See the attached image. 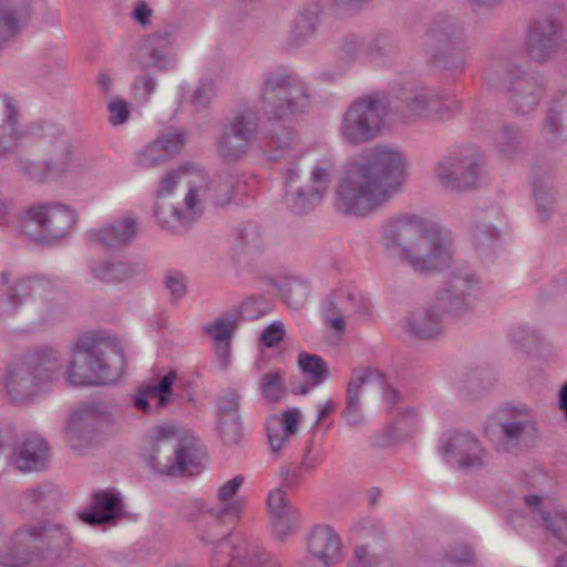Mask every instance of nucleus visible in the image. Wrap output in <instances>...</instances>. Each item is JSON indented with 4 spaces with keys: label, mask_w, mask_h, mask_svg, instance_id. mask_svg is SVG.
<instances>
[{
    "label": "nucleus",
    "mask_w": 567,
    "mask_h": 567,
    "mask_svg": "<svg viewBox=\"0 0 567 567\" xmlns=\"http://www.w3.org/2000/svg\"><path fill=\"white\" fill-rule=\"evenodd\" d=\"M245 483L244 475H236L223 483L216 492V502L192 499L185 505V515L195 524L203 542L215 543L212 554L213 567H281L278 559L256 544L234 547L226 539L230 530L225 528L226 519H238L245 506V499L236 497Z\"/></svg>",
    "instance_id": "f03ea898"
},
{
    "label": "nucleus",
    "mask_w": 567,
    "mask_h": 567,
    "mask_svg": "<svg viewBox=\"0 0 567 567\" xmlns=\"http://www.w3.org/2000/svg\"><path fill=\"white\" fill-rule=\"evenodd\" d=\"M437 299L414 309L405 317L404 331L419 340H433L443 332V316Z\"/></svg>",
    "instance_id": "cd10ccee"
},
{
    "label": "nucleus",
    "mask_w": 567,
    "mask_h": 567,
    "mask_svg": "<svg viewBox=\"0 0 567 567\" xmlns=\"http://www.w3.org/2000/svg\"><path fill=\"white\" fill-rule=\"evenodd\" d=\"M236 319L230 316H223L204 326V331L218 343L217 354L226 363L229 352L233 334L236 331Z\"/></svg>",
    "instance_id": "c03bdc74"
},
{
    "label": "nucleus",
    "mask_w": 567,
    "mask_h": 567,
    "mask_svg": "<svg viewBox=\"0 0 567 567\" xmlns=\"http://www.w3.org/2000/svg\"><path fill=\"white\" fill-rule=\"evenodd\" d=\"M464 40H467L464 25L455 17L440 13L432 19L424 41L426 49H432Z\"/></svg>",
    "instance_id": "f704fd0d"
},
{
    "label": "nucleus",
    "mask_w": 567,
    "mask_h": 567,
    "mask_svg": "<svg viewBox=\"0 0 567 567\" xmlns=\"http://www.w3.org/2000/svg\"><path fill=\"white\" fill-rule=\"evenodd\" d=\"M484 433L498 453L518 454L538 441L537 415L528 404L506 402L487 417Z\"/></svg>",
    "instance_id": "6e6552de"
},
{
    "label": "nucleus",
    "mask_w": 567,
    "mask_h": 567,
    "mask_svg": "<svg viewBox=\"0 0 567 567\" xmlns=\"http://www.w3.org/2000/svg\"><path fill=\"white\" fill-rule=\"evenodd\" d=\"M47 147V169L53 176L69 172L74 158V145L70 136L62 130L49 125L44 136Z\"/></svg>",
    "instance_id": "c85d7f7f"
},
{
    "label": "nucleus",
    "mask_w": 567,
    "mask_h": 567,
    "mask_svg": "<svg viewBox=\"0 0 567 567\" xmlns=\"http://www.w3.org/2000/svg\"><path fill=\"white\" fill-rule=\"evenodd\" d=\"M135 234L136 221L131 216H124L111 224L87 231L91 243L109 248H120L127 245Z\"/></svg>",
    "instance_id": "473e14b6"
},
{
    "label": "nucleus",
    "mask_w": 567,
    "mask_h": 567,
    "mask_svg": "<svg viewBox=\"0 0 567 567\" xmlns=\"http://www.w3.org/2000/svg\"><path fill=\"white\" fill-rule=\"evenodd\" d=\"M240 395L236 390L227 391L218 400L219 417H240Z\"/></svg>",
    "instance_id": "052dcab7"
},
{
    "label": "nucleus",
    "mask_w": 567,
    "mask_h": 567,
    "mask_svg": "<svg viewBox=\"0 0 567 567\" xmlns=\"http://www.w3.org/2000/svg\"><path fill=\"white\" fill-rule=\"evenodd\" d=\"M125 364L123 350L113 341L85 339L74 346L65 377L74 386L105 384L115 381Z\"/></svg>",
    "instance_id": "423d86ee"
},
{
    "label": "nucleus",
    "mask_w": 567,
    "mask_h": 567,
    "mask_svg": "<svg viewBox=\"0 0 567 567\" xmlns=\"http://www.w3.org/2000/svg\"><path fill=\"white\" fill-rule=\"evenodd\" d=\"M440 453L462 468H477L485 464L487 451L470 432L446 433L440 440Z\"/></svg>",
    "instance_id": "412c9836"
},
{
    "label": "nucleus",
    "mask_w": 567,
    "mask_h": 567,
    "mask_svg": "<svg viewBox=\"0 0 567 567\" xmlns=\"http://www.w3.org/2000/svg\"><path fill=\"white\" fill-rule=\"evenodd\" d=\"M71 537L69 533L58 523H41L20 529L14 533L12 544V557L3 560L7 566H20L31 559L34 550L47 551L51 556L60 557L61 553L69 546Z\"/></svg>",
    "instance_id": "f8f14e48"
},
{
    "label": "nucleus",
    "mask_w": 567,
    "mask_h": 567,
    "mask_svg": "<svg viewBox=\"0 0 567 567\" xmlns=\"http://www.w3.org/2000/svg\"><path fill=\"white\" fill-rule=\"evenodd\" d=\"M9 277L8 272L1 274L0 317H11L30 301L32 306L35 302L37 276L17 278L12 281Z\"/></svg>",
    "instance_id": "a878e982"
},
{
    "label": "nucleus",
    "mask_w": 567,
    "mask_h": 567,
    "mask_svg": "<svg viewBox=\"0 0 567 567\" xmlns=\"http://www.w3.org/2000/svg\"><path fill=\"white\" fill-rule=\"evenodd\" d=\"M16 164L21 174L31 181L43 182L49 176H52L47 169V159L43 162H34L19 157Z\"/></svg>",
    "instance_id": "13d9d810"
},
{
    "label": "nucleus",
    "mask_w": 567,
    "mask_h": 567,
    "mask_svg": "<svg viewBox=\"0 0 567 567\" xmlns=\"http://www.w3.org/2000/svg\"><path fill=\"white\" fill-rule=\"evenodd\" d=\"M205 187L204 203L209 198L216 205H226L230 203L235 194V178L230 173L219 175L217 178L206 182L203 174V182H199Z\"/></svg>",
    "instance_id": "49530a36"
},
{
    "label": "nucleus",
    "mask_w": 567,
    "mask_h": 567,
    "mask_svg": "<svg viewBox=\"0 0 567 567\" xmlns=\"http://www.w3.org/2000/svg\"><path fill=\"white\" fill-rule=\"evenodd\" d=\"M533 188L535 193L538 216L543 221L547 220L550 214L554 212L555 190L553 184L549 182L545 183L540 179H535L533 182Z\"/></svg>",
    "instance_id": "8fccbe9b"
},
{
    "label": "nucleus",
    "mask_w": 567,
    "mask_h": 567,
    "mask_svg": "<svg viewBox=\"0 0 567 567\" xmlns=\"http://www.w3.org/2000/svg\"><path fill=\"white\" fill-rule=\"evenodd\" d=\"M184 143V134L179 132L163 133L140 153L138 164L142 167L150 168L164 163L179 153Z\"/></svg>",
    "instance_id": "c9c22d12"
},
{
    "label": "nucleus",
    "mask_w": 567,
    "mask_h": 567,
    "mask_svg": "<svg viewBox=\"0 0 567 567\" xmlns=\"http://www.w3.org/2000/svg\"><path fill=\"white\" fill-rule=\"evenodd\" d=\"M272 130L269 135L268 156L271 159L298 157L296 152L297 136L293 131L285 124L271 122Z\"/></svg>",
    "instance_id": "79ce46f5"
},
{
    "label": "nucleus",
    "mask_w": 567,
    "mask_h": 567,
    "mask_svg": "<svg viewBox=\"0 0 567 567\" xmlns=\"http://www.w3.org/2000/svg\"><path fill=\"white\" fill-rule=\"evenodd\" d=\"M260 390L266 400L277 402L281 399L285 386L280 371H270L260 378Z\"/></svg>",
    "instance_id": "5fc2aeb1"
},
{
    "label": "nucleus",
    "mask_w": 567,
    "mask_h": 567,
    "mask_svg": "<svg viewBox=\"0 0 567 567\" xmlns=\"http://www.w3.org/2000/svg\"><path fill=\"white\" fill-rule=\"evenodd\" d=\"M467 40L456 41L449 45L427 49L435 64L452 73L461 74L466 66Z\"/></svg>",
    "instance_id": "ea45409f"
},
{
    "label": "nucleus",
    "mask_w": 567,
    "mask_h": 567,
    "mask_svg": "<svg viewBox=\"0 0 567 567\" xmlns=\"http://www.w3.org/2000/svg\"><path fill=\"white\" fill-rule=\"evenodd\" d=\"M478 290L480 278L476 274L460 267L450 272L435 298L447 317L461 319L474 311Z\"/></svg>",
    "instance_id": "4468645a"
},
{
    "label": "nucleus",
    "mask_w": 567,
    "mask_h": 567,
    "mask_svg": "<svg viewBox=\"0 0 567 567\" xmlns=\"http://www.w3.org/2000/svg\"><path fill=\"white\" fill-rule=\"evenodd\" d=\"M260 100L267 120L280 122L305 112L310 103V90L292 74L275 71L265 76Z\"/></svg>",
    "instance_id": "9d476101"
},
{
    "label": "nucleus",
    "mask_w": 567,
    "mask_h": 567,
    "mask_svg": "<svg viewBox=\"0 0 567 567\" xmlns=\"http://www.w3.org/2000/svg\"><path fill=\"white\" fill-rule=\"evenodd\" d=\"M321 12V8L318 4H313L298 13L288 37V44L290 47L299 48L315 35L320 22Z\"/></svg>",
    "instance_id": "a19ab883"
},
{
    "label": "nucleus",
    "mask_w": 567,
    "mask_h": 567,
    "mask_svg": "<svg viewBox=\"0 0 567 567\" xmlns=\"http://www.w3.org/2000/svg\"><path fill=\"white\" fill-rule=\"evenodd\" d=\"M494 146L505 159H516L525 151L524 133L516 126L503 125L494 135Z\"/></svg>",
    "instance_id": "37998d69"
},
{
    "label": "nucleus",
    "mask_w": 567,
    "mask_h": 567,
    "mask_svg": "<svg viewBox=\"0 0 567 567\" xmlns=\"http://www.w3.org/2000/svg\"><path fill=\"white\" fill-rule=\"evenodd\" d=\"M309 293V286L306 281L297 278L289 279L285 282L282 295L286 302L292 308H300Z\"/></svg>",
    "instance_id": "6e6d98bb"
},
{
    "label": "nucleus",
    "mask_w": 567,
    "mask_h": 567,
    "mask_svg": "<svg viewBox=\"0 0 567 567\" xmlns=\"http://www.w3.org/2000/svg\"><path fill=\"white\" fill-rule=\"evenodd\" d=\"M368 311V302L359 291L350 287H340L328 296L323 307V319L331 329L342 332L346 329L347 316Z\"/></svg>",
    "instance_id": "5701e85b"
},
{
    "label": "nucleus",
    "mask_w": 567,
    "mask_h": 567,
    "mask_svg": "<svg viewBox=\"0 0 567 567\" xmlns=\"http://www.w3.org/2000/svg\"><path fill=\"white\" fill-rule=\"evenodd\" d=\"M321 461V453L315 450L313 440L308 441L298 465L305 473H312L320 465Z\"/></svg>",
    "instance_id": "0e129e2a"
},
{
    "label": "nucleus",
    "mask_w": 567,
    "mask_h": 567,
    "mask_svg": "<svg viewBox=\"0 0 567 567\" xmlns=\"http://www.w3.org/2000/svg\"><path fill=\"white\" fill-rule=\"evenodd\" d=\"M484 164L483 152L467 146L443 157L434 167V176L444 189L471 190L480 185Z\"/></svg>",
    "instance_id": "ddd939ff"
},
{
    "label": "nucleus",
    "mask_w": 567,
    "mask_h": 567,
    "mask_svg": "<svg viewBox=\"0 0 567 567\" xmlns=\"http://www.w3.org/2000/svg\"><path fill=\"white\" fill-rule=\"evenodd\" d=\"M300 410L288 409L280 416L272 415L267 420V434L271 451L280 452L297 433L300 422Z\"/></svg>",
    "instance_id": "4c0bfd02"
},
{
    "label": "nucleus",
    "mask_w": 567,
    "mask_h": 567,
    "mask_svg": "<svg viewBox=\"0 0 567 567\" xmlns=\"http://www.w3.org/2000/svg\"><path fill=\"white\" fill-rule=\"evenodd\" d=\"M461 109V102L444 91L421 87L406 95L400 114L408 122H437L451 118Z\"/></svg>",
    "instance_id": "2eb2a0df"
},
{
    "label": "nucleus",
    "mask_w": 567,
    "mask_h": 567,
    "mask_svg": "<svg viewBox=\"0 0 567 567\" xmlns=\"http://www.w3.org/2000/svg\"><path fill=\"white\" fill-rule=\"evenodd\" d=\"M381 240L386 251L422 275L440 272L453 259L451 238L437 225L417 215L389 219L381 228Z\"/></svg>",
    "instance_id": "7ed1b4c3"
},
{
    "label": "nucleus",
    "mask_w": 567,
    "mask_h": 567,
    "mask_svg": "<svg viewBox=\"0 0 567 567\" xmlns=\"http://www.w3.org/2000/svg\"><path fill=\"white\" fill-rule=\"evenodd\" d=\"M20 111L13 97L0 96V156L10 153L19 145L23 128Z\"/></svg>",
    "instance_id": "7c9ffc66"
},
{
    "label": "nucleus",
    "mask_w": 567,
    "mask_h": 567,
    "mask_svg": "<svg viewBox=\"0 0 567 567\" xmlns=\"http://www.w3.org/2000/svg\"><path fill=\"white\" fill-rule=\"evenodd\" d=\"M364 44V40L358 35L351 34L346 37L341 45L342 56L350 62L357 60L360 56Z\"/></svg>",
    "instance_id": "69168bd1"
},
{
    "label": "nucleus",
    "mask_w": 567,
    "mask_h": 567,
    "mask_svg": "<svg viewBox=\"0 0 567 567\" xmlns=\"http://www.w3.org/2000/svg\"><path fill=\"white\" fill-rule=\"evenodd\" d=\"M123 514V503L118 495L101 491L94 494L90 508L80 514L89 525H101L114 522Z\"/></svg>",
    "instance_id": "e433bc0d"
},
{
    "label": "nucleus",
    "mask_w": 567,
    "mask_h": 567,
    "mask_svg": "<svg viewBox=\"0 0 567 567\" xmlns=\"http://www.w3.org/2000/svg\"><path fill=\"white\" fill-rule=\"evenodd\" d=\"M403 150L379 144L350 161L334 192V206L348 216L365 217L386 206L398 195L409 175Z\"/></svg>",
    "instance_id": "f257e3e1"
},
{
    "label": "nucleus",
    "mask_w": 567,
    "mask_h": 567,
    "mask_svg": "<svg viewBox=\"0 0 567 567\" xmlns=\"http://www.w3.org/2000/svg\"><path fill=\"white\" fill-rule=\"evenodd\" d=\"M336 167V161L331 155H322L312 163L306 177L297 163L291 164L284 173L285 200L288 208L301 215L320 205L328 193Z\"/></svg>",
    "instance_id": "1a4fd4ad"
},
{
    "label": "nucleus",
    "mask_w": 567,
    "mask_h": 567,
    "mask_svg": "<svg viewBox=\"0 0 567 567\" xmlns=\"http://www.w3.org/2000/svg\"><path fill=\"white\" fill-rule=\"evenodd\" d=\"M258 132V117L254 110L245 109L225 121L216 141L218 155L226 162L239 161L249 150Z\"/></svg>",
    "instance_id": "dca6fc26"
},
{
    "label": "nucleus",
    "mask_w": 567,
    "mask_h": 567,
    "mask_svg": "<svg viewBox=\"0 0 567 567\" xmlns=\"http://www.w3.org/2000/svg\"><path fill=\"white\" fill-rule=\"evenodd\" d=\"M142 264L126 262L117 259L95 260L90 265L91 276L103 284H120L143 276Z\"/></svg>",
    "instance_id": "72a5a7b5"
},
{
    "label": "nucleus",
    "mask_w": 567,
    "mask_h": 567,
    "mask_svg": "<svg viewBox=\"0 0 567 567\" xmlns=\"http://www.w3.org/2000/svg\"><path fill=\"white\" fill-rule=\"evenodd\" d=\"M145 462L158 474L181 476L199 472V442L174 424L153 427L143 447Z\"/></svg>",
    "instance_id": "39448f33"
},
{
    "label": "nucleus",
    "mask_w": 567,
    "mask_h": 567,
    "mask_svg": "<svg viewBox=\"0 0 567 567\" xmlns=\"http://www.w3.org/2000/svg\"><path fill=\"white\" fill-rule=\"evenodd\" d=\"M563 44V22L557 13L546 12L527 27L525 50L529 59L545 62L553 59Z\"/></svg>",
    "instance_id": "f3484780"
},
{
    "label": "nucleus",
    "mask_w": 567,
    "mask_h": 567,
    "mask_svg": "<svg viewBox=\"0 0 567 567\" xmlns=\"http://www.w3.org/2000/svg\"><path fill=\"white\" fill-rule=\"evenodd\" d=\"M215 96V81L208 78H202L198 85L188 96V103L196 112H202L209 107Z\"/></svg>",
    "instance_id": "3c124183"
},
{
    "label": "nucleus",
    "mask_w": 567,
    "mask_h": 567,
    "mask_svg": "<svg viewBox=\"0 0 567 567\" xmlns=\"http://www.w3.org/2000/svg\"><path fill=\"white\" fill-rule=\"evenodd\" d=\"M499 239V231L493 225L477 221L471 229V240L481 258H487L494 252Z\"/></svg>",
    "instance_id": "de8ad7c7"
},
{
    "label": "nucleus",
    "mask_w": 567,
    "mask_h": 567,
    "mask_svg": "<svg viewBox=\"0 0 567 567\" xmlns=\"http://www.w3.org/2000/svg\"><path fill=\"white\" fill-rule=\"evenodd\" d=\"M506 93L513 111L528 114L536 110L545 94V83L537 76L512 65L507 71Z\"/></svg>",
    "instance_id": "a211bd4d"
},
{
    "label": "nucleus",
    "mask_w": 567,
    "mask_h": 567,
    "mask_svg": "<svg viewBox=\"0 0 567 567\" xmlns=\"http://www.w3.org/2000/svg\"><path fill=\"white\" fill-rule=\"evenodd\" d=\"M218 432L226 445H237L244 437L243 423L240 417H219Z\"/></svg>",
    "instance_id": "864d4df0"
},
{
    "label": "nucleus",
    "mask_w": 567,
    "mask_h": 567,
    "mask_svg": "<svg viewBox=\"0 0 567 567\" xmlns=\"http://www.w3.org/2000/svg\"><path fill=\"white\" fill-rule=\"evenodd\" d=\"M544 130L553 136L567 135V87L557 92L548 109Z\"/></svg>",
    "instance_id": "a18cd8bd"
},
{
    "label": "nucleus",
    "mask_w": 567,
    "mask_h": 567,
    "mask_svg": "<svg viewBox=\"0 0 567 567\" xmlns=\"http://www.w3.org/2000/svg\"><path fill=\"white\" fill-rule=\"evenodd\" d=\"M24 219L38 227L39 239H60L75 225L78 214L62 204H34L25 210Z\"/></svg>",
    "instance_id": "6ab92c4d"
},
{
    "label": "nucleus",
    "mask_w": 567,
    "mask_h": 567,
    "mask_svg": "<svg viewBox=\"0 0 567 567\" xmlns=\"http://www.w3.org/2000/svg\"><path fill=\"white\" fill-rule=\"evenodd\" d=\"M37 287L35 302L30 309L37 321L44 322L65 309L69 298L58 280L37 276Z\"/></svg>",
    "instance_id": "bb28decb"
},
{
    "label": "nucleus",
    "mask_w": 567,
    "mask_h": 567,
    "mask_svg": "<svg viewBox=\"0 0 567 567\" xmlns=\"http://www.w3.org/2000/svg\"><path fill=\"white\" fill-rule=\"evenodd\" d=\"M307 550L324 566H332L341 559V539L330 526H317L307 537Z\"/></svg>",
    "instance_id": "c756f323"
},
{
    "label": "nucleus",
    "mask_w": 567,
    "mask_h": 567,
    "mask_svg": "<svg viewBox=\"0 0 567 567\" xmlns=\"http://www.w3.org/2000/svg\"><path fill=\"white\" fill-rule=\"evenodd\" d=\"M100 419V410L94 403L81 406L70 415L65 436L72 450L80 452L94 443Z\"/></svg>",
    "instance_id": "393cba45"
},
{
    "label": "nucleus",
    "mask_w": 567,
    "mask_h": 567,
    "mask_svg": "<svg viewBox=\"0 0 567 567\" xmlns=\"http://www.w3.org/2000/svg\"><path fill=\"white\" fill-rule=\"evenodd\" d=\"M383 385V373L371 367H361L352 371L347 386L346 406L342 416L349 425L357 426L364 422L361 394L371 386Z\"/></svg>",
    "instance_id": "4be33fe9"
},
{
    "label": "nucleus",
    "mask_w": 567,
    "mask_h": 567,
    "mask_svg": "<svg viewBox=\"0 0 567 567\" xmlns=\"http://www.w3.org/2000/svg\"><path fill=\"white\" fill-rule=\"evenodd\" d=\"M524 502L534 518H539L544 528L567 546V511L546 506L538 495H526Z\"/></svg>",
    "instance_id": "2f4dec72"
},
{
    "label": "nucleus",
    "mask_w": 567,
    "mask_h": 567,
    "mask_svg": "<svg viewBox=\"0 0 567 567\" xmlns=\"http://www.w3.org/2000/svg\"><path fill=\"white\" fill-rule=\"evenodd\" d=\"M144 73L137 75L133 83L135 95L142 101L147 102L154 93L157 81L154 75L143 71Z\"/></svg>",
    "instance_id": "e2e57ef3"
},
{
    "label": "nucleus",
    "mask_w": 567,
    "mask_h": 567,
    "mask_svg": "<svg viewBox=\"0 0 567 567\" xmlns=\"http://www.w3.org/2000/svg\"><path fill=\"white\" fill-rule=\"evenodd\" d=\"M239 245L244 252L256 254L267 245V238L257 225H246L239 234Z\"/></svg>",
    "instance_id": "603ef678"
},
{
    "label": "nucleus",
    "mask_w": 567,
    "mask_h": 567,
    "mask_svg": "<svg viewBox=\"0 0 567 567\" xmlns=\"http://www.w3.org/2000/svg\"><path fill=\"white\" fill-rule=\"evenodd\" d=\"M68 173L78 178H92L101 173V166L93 157L78 155L74 156Z\"/></svg>",
    "instance_id": "4d7b16f0"
},
{
    "label": "nucleus",
    "mask_w": 567,
    "mask_h": 567,
    "mask_svg": "<svg viewBox=\"0 0 567 567\" xmlns=\"http://www.w3.org/2000/svg\"><path fill=\"white\" fill-rule=\"evenodd\" d=\"M62 361L51 347H41L14 358L3 380L11 402L28 403L40 392L41 385L61 375Z\"/></svg>",
    "instance_id": "0eeeda50"
},
{
    "label": "nucleus",
    "mask_w": 567,
    "mask_h": 567,
    "mask_svg": "<svg viewBox=\"0 0 567 567\" xmlns=\"http://www.w3.org/2000/svg\"><path fill=\"white\" fill-rule=\"evenodd\" d=\"M386 106L377 95L355 99L342 115L339 134L352 146L367 144L381 136L385 128Z\"/></svg>",
    "instance_id": "9b49d317"
},
{
    "label": "nucleus",
    "mask_w": 567,
    "mask_h": 567,
    "mask_svg": "<svg viewBox=\"0 0 567 567\" xmlns=\"http://www.w3.org/2000/svg\"><path fill=\"white\" fill-rule=\"evenodd\" d=\"M298 367L313 385H320L330 374L327 362L318 354L300 353L298 355Z\"/></svg>",
    "instance_id": "09e8293b"
},
{
    "label": "nucleus",
    "mask_w": 567,
    "mask_h": 567,
    "mask_svg": "<svg viewBox=\"0 0 567 567\" xmlns=\"http://www.w3.org/2000/svg\"><path fill=\"white\" fill-rule=\"evenodd\" d=\"M35 0H0V52L10 47L29 25Z\"/></svg>",
    "instance_id": "b1692460"
},
{
    "label": "nucleus",
    "mask_w": 567,
    "mask_h": 567,
    "mask_svg": "<svg viewBox=\"0 0 567 567\" xmlns=\"http://www.w3.org/2000/svg\"><path fill=\"white\" fill-rule=\"evenodd\" d=\"M175 38L172 28H163L150 34L135 54V63L141 71L155 69L171 71L176 66L173 51Z\"/></svg>",
    "instance_id": "aec40b11"
},
{
    "label": "nucleus",
    "mask_w": 567,
    "mask_h": 567,
    "mask_svg": "<svg viewBox=\"0 0 567 567\" xmlns=\"http://www.w3.org/2000/svg\"><path fill=\"white\" fill-rule=\"evenodd\" d=\"M165 286L174 299H179L186 292L185 277L183 274L169 270L165 276Z\"/></svg>",
    "instance_id": "338daca9"
},
{
    "label": "nucleus",
    "mask_w": 567,
    "mask_h": 567,
    "mask_svg": "<svg viewBox=\"0 0 567 567\" xmlns=\"http://www.w3.org/2000/svg\"><path fill=\"white\" fill-rule=\"evenodd\" d=\"M177 382V373L169 371L167 374L162 377L157 384L148 385L151 392L157 396V408L162 409L166 406L171 400L172 388Z\"/></svg>",
    "instance_id": "bf43d9fd"
},
{
    "label": "nucleus",
    "mask_w": 567,
    "mask_h": 567,
    "mask_svg": "<svg viewBox=\"0 0 567 567\" xmlns=\"http://www.w3.org/2000/svg\"><path fill=\"white\" fill-rule=\"evenodd\" d=\"M49 445L40 436H31L22 442L14 453V463L22 472L39 471L45 467Z\"/></svg>",
    "instance_id": "58836bf2"
},
{
    "label": "nucleus",
    "mask_w": 567,
    "mask_h": 567,
    "mask_svg": "<svg viewBox=\"0 0 567 567\" xmlns=\"http://www.w3.org/2000/svg\"><path fill=\"white\" fill-rule=\"evenodd\" d=\"M110 112V123L112 125H120L127 121L130 111L127 104L121 99H113L107 105Z\"/></svg>",
    "instance_id": "774afa93"
},
{
    "label": "nucleus",
    "mask_w": 567,
    "mask_h": 567,
    "mask_svg": "<svg viewBox=\"0 0 567 567\" xmlns=\"http://www.w3.org/2000/svg\"><path fill=\"white\" fill-rule=\"evenodd\" d=\"M203 173L181 166L161 181L154 214L162 228L173 233L187 230L204 213Z\"/></svg>",
    "instance_id": "20e7f679"
},
{
    "label": "nucleus",
    "mask_w": 567,
    "mask_h": 567,
    "mask_svg": "<svg viewBox=\"0 0 567 567\" xmlns=\"http://www.w3.org/2000/svg\"><path fill=\"white\" fill-rule=\"evenodd\" d=\"M300 514H287L286 517L271 522L275 536L284 542L293 535L299 524Z\"/></svg>",
    "instance_id": "680f3d73"
}]
</instances>
